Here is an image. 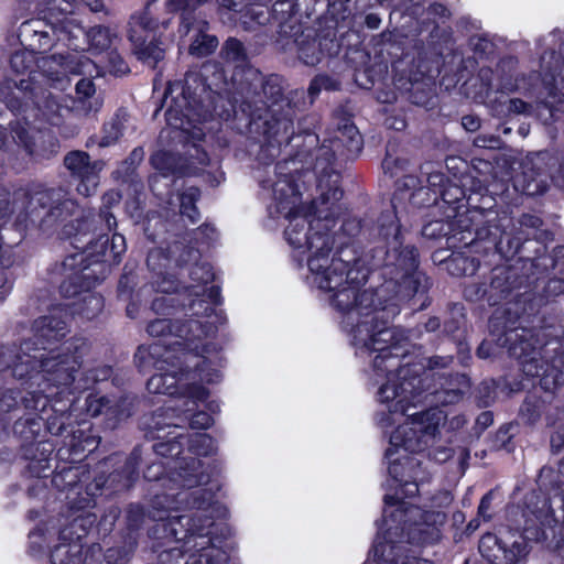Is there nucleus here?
Here are the masks:
<instances>
[{"instance_id": "obj_1", "label": "nucleus", "mask_w": 564, "mask_h": 564, "mask_svg": "<svg viewBox=\"0 0 564 564\" xmlns=\"http://www.w3.org/2000/svg\"><path fill=\"white\" fill-rule=\"evenodd\" d=\"M362 140L352 124L344 126L338 134L325 140L315 150L314 172L317 177L319 197L310 207L301 206V193L296 183L300 175V161L283 160L275 165L276 181L272 185L276 212L289 218L284 235L294 249L307 252V267L313 283L318 289L332 293V306L340 314L341 328L356 343H369V329L364 330L368 318H389L399 315L394 304L383 311H376V293L361 291L369 270L359 263L361 259L352 256L349 247H341L330 257L339 235L333 234L336 217L341 212L339 204L343 191L339 187L340 175L335 169V158L343 154L345 148L349 153L361 150Z\"/></svg>"}, {"instance_id": "obj_2", "label": "nucleus", "mask_w": 564, "mask_h": 564, "mask_svg": "<svg viewBox=\"0 0 564 564\" xmlns=\"http://www.w3.org/2000/svg\"><path fill=\"white\" fill-rule=\"evenodd\" d=\"M166 425L173 429L166 433V436L172 437L155 443L153 451L159 456L178 459L174 467L175 478L170 480L173 486L167 492L155 494L148 510L140 505H131L127 511L128 529L145 525L148 519L165 521L164 529H175L176 525L186 529H212L216 525L214 521H209L214 513H217V517H226L227 510L214 501L212 488L200 487L208 481V476L200 470V460L180 455L184 451V444L191 454L212 455L216 452L215 442L208 434L195 433L187 436L177 432L182 429L178 424Z\"/></svg>"}, {"instance_id": "obj_3", "label": "nucleus", "mask_w": 564, "mask_h": 564, "mask_svg": "<svg viewBox=\"0 0 564 564\" xmlns=\"http://www.w3.org/2000/svg\"><path fill=\"white\" fill-rule=\"evenodd\" d=\"M120 199L118 192H107L102 196V207L97 217L83 215L77 207L72 216L61 223L64 224L63 235L73 237V246L80 250L67 256L62 263L63 273L67 275V281L61 284V291L65 295H77L90 289L106 278L112 264L120 262L127 250L126 238L113 232L109 239L106 234L117 227L110 208L118 205Z\"/></svg>"}, {"instance_id": "obj_4", "label": "nucleus", "mask_w": 564, "mask_h": 564, "mask_svg": "<svg viewBox=\"0 0 564 564\" xmlns=\"http://www.w3.org/2000/svg\"><path fill=\"white\" fill-rule=\"evenodd\" d=\"M202 77L196 73H188L184 83L176 82L170 84L166 88L163 102L167 109L165 118L167 124L180 130L187 139L193 140V144L187 150L188 162L181 164L178 159L169 151H158L151 156V163L155 170L163 176L176 173L186 169L196 172L198 165H207L209 162L208 154L196 141H202L205 132L202 127L204 122L212 116L209 105L205 104L203 94L206 93V86L221 89L228 85L225 69L218 62L208 61L202 67Z\"/></svg>"}, {"instance_id": "obj_5", "label": "nucleus", "mask_w": 564, "mask_h": 564, "mask_svg": "<svg viewBox=\"0 0 564 564\" xmlns=\"http://www.w3.org/2000/svg\"><path fill=\"white\" fill-rule=\"evenodd\" d=\"M421 370L422 367H401L393 378H387L377 393L378 401L384 406L377 416L381 427L397 423V416L408 417L391 434L390 447L386 451V457L391 463L389 473L394 478H398L397 459H392V456L398 448L410 453L423 452L434 443L444 421L443 412L436 408L410 413V409L416 406V397L423 389L417 376Z\"/></svg>"}, {"instance_id": "obj_6", "label": "nucleus", "mask_w": 564, "mask_h": 564, "mask_svg": "<svg viewBox=\"0 0 564 564\" xmlns=\"http://www.w3.org/2000/svg\"><path fill=\"white\" fill-rule=\"evenodd\" d=\"M394 317L389 318H368V323L364 325V330L369 329V343L362 345L356 343L354 336H350L351 345H354L361 352H378L373 359V370L378 377L386 376L393 378L399 372L401 367H422L419 379L422 382L423 389L416 397V402H422V394L427 392L434 395L437 402L442 404H453L458 402L465 393L470 389V380L466 375H453L449 377L438 376V383L433 387L425 382L430 379L434 380L436 368H446L452 362L453 358L449 356H434L429 358L427 367L424 365L411 364L404 361L406 359L403 341L405 336L395 327H390L389 323Z\"/></svg>"}, {"instance_id": "obj_7", "label": "nucleus", "mask_w": 564, "mask_h": 564, "mask_svg": "<svg viewBox=\"0 0 564 564\" xmlns=\"http://www.w3.org/2000/svg\"><path fill=\"white\" fill-rule=\"evenodd\" d=\"M236 93L242 110L251 117V130L261 139L260 159L271 161L288 145L294 134L295 105L283 96L278 75L264 77L257 68H247Z\"/></svg>"}, {"instance_id": "obj_8", "label": "nucleus", "mask_w": 564, "mask_h": 564, "mask_svg": "<svg viewBox=\"0 0 564 564\" xmlns=\"http://www.w3.org/2000/svg\"><path fill=\"white\" fill-rule=\"evenodd\" d=\"M89 344L84 338H72L56 349L39 348L32 340L21 344L0 346V372L9 373L18 380L31 381V387L45 389L52 387L76 389L83 358L89 351Z\"/></svg>"}, {"instance_id": "obj_9", "label": "nucleus", "mask_w": 564, "mask_h": 564, "mask_svg": "<svg viewBox=\"0 0 564 564\" xmlns=\"http://www.w3.org/2000/svg\"><path fill=\"white\" fill-rule=\"evenodd\" d=\"M77 206L62 188L42 184H0V219H12L18 230L50 229L72 216Z\"/></svg>"}, {"instance_id": "obj_10", "label": "nucleus", "mask_w": 564, "mask_h": 564, "mask_svg": "<svg viewBox=\"0 0 564 564\" xmlns=\"http://www.w3.org/2000/svg\"><path fill=\"white\" fill-rule=\"evenodd\" d=\"M420 181L413 175H404L397 181V192L391 199V208L383 212L378 218L377 230L387 240L392 237L393 249L386 252V273L393 280L383 285L379 295L387 292L399 282L400 278L404 284L403 293L414 295L424 291L427 279L417 270V251L413 246L403 247L401 227L397 215L398 203L408 198L411 192L419 186Z\"/></svg>"}, {"instance_id": "obj_11", "label": "nucleus", "mask_w": 564, "mask_h": 564, "mask_svg": "<svg viewBox=\"0 0 564 564\" xmlns=\"http://www.w3.org/2000/svg\"><path fill=\"white\" fill-rule=\"evenodd\" d=\"M220 358L217 351L212 354L181 352L180 361L173 359L160 373L153 375L147 382L151 393L181 395L178 402L195 405L196 400H206L208 390L196 381L215 383L220 380Z\"/></svg>"}, {"instance_id": "obj_12", "label": "nucleus", "mask_w": 564, "mask_h": 564, "mask_svg": "<svg viewBox=\"0 0 564 564\" xmlns=\"http://www.w3.org/2000/svg\"><path fill=\"white\" fill-rule=\"evenodd\" d=\"M191 318L184 322L169 318H155L147 326L152 337H174L170 345L181 347L182 352H216V346L209 341L218 329L225 324L226 316L221 310H216L203 299L191 300L188 303Z\"/></svg>"}, {"instance_id": "obj_13", "label": "nucleus", "mask_w": 564, "mask_h": 564, "mask_svg": "<svg viewBox=\"0 0 564 564\" xmlns=\"http://www.w3.org/2000/svg\"><path fill=\"white\" fill-rule=\"evenodd\" d=\"M520 318L518 303L497 310L489 322L491 335L498 347L506 348L509 356L520 361L527 377H540L546 372L541 343L533 329L522 326Z\"/></svg>"}, {"instance_id": "obj_14", "label": "nucleus", "mask_w": 564, "mask_h": 564, "mask_svg": "<svg viewBox=\"0 0 564 564\" xmlns=\"http://www.w3.org/2000/svg\"><path fill=\"white\" fill-rule=\"evenodd\" d=\"M484 213L474 209L465 214H458L454 220H432L423 226L422 235L429 239H446V246L453 249L474 248L478 251V247L487 242L488 249H498L501 251L513 252L519 247V242H514L508 236L497 239L499 226L496 231L482 227Z\"/></svg>"}, {"instance_id": "obj_15", "label": "nucleus", "mask_w": 564, "mask_h": 564, "mask_svg": "<svg viewBox=\"0 0 564 564\" xmlns=\"http://www.w3.org/2000/svg\"><path fill=\"white\" fill-rule=\"evenodd\" d=\"M141 462V451L135 447L131 454L126 457L122 465L113 470L108 477L102 475L96 477L93 482L86 486V497L79 500L73 499V523L79 529H91L96 525L112 527L119 516L117 508H111L100 521L96 512L91 511L96 507L95 497L102 494V490L109 494H117L128 490L133 486L139 477L138 468Z\"/></svg>"}, {"instance_id": "obj_16", "label": "nucleus", "mask_w": 564, "mask_h": 564, "mask_svg": "<svg viewBox=\"0 0 564 564\" xmlns=\"http://www.w3.org/2000/svg\"><path fill=\"white\" fill-rule=\"evenodd\" d=\"M378 221L371 227L366 228L364 225H361V221L357 218H348L346 219L341 225V232L344 235H347L349 237H355L359 234L366 235L368 232V236L375 239H380L384 242V246L377 251L376 254L371 256V258H368V254L358 257L356 254V250L349 246L348 243L340 242V246L338 247L337 251L341 247H349L352 250V256L356 259H361V262L359 263L360 267H366L369 272L371 270L381 268L382 269V276L384 278V282L378 286L375 290L366 289L365 291H370L372 293H376V311H383L386 306L389 304H394L400 312V301L410 299L413 295H405L403 293V285L405 284L403 280L400 278L399 282L395 283V285L391 286L387 292L379 295L380 289L386 285L388 282L393 281L387 273H386V252L391 251L393 249V246L389 242H391L392 237L387 240L382 235H379L377 230Z\"/></svg>"}, {"instance_id": "obj_17", "label": "nucleus", "mask_w": 564, "mask_h": 564, "mask_svg": "<svg viewBox=\"0 0 564 564\" xmlns=\"http://www.w3.org/2000/svg\"><path fill=\"white\" fill-rule=\"evenodd\" d=\"M36 63V52L29 48L18 51L11 55V69L17 75H28V78L19 80L13 78L6 79L0 85V96L11 111L22 110V99L26 97L28 90L32 88V82L35 79Z\"/></svg>"}, {"instance_id": "obj_18", "label": "nucleus", "mask_w": 564, "mask_h": 564, "mask_svg": "<svg viewBox=\"0 0 564 564\" xmlns=\"http://www.w3.org/2000/svg\"><path fill=\"white\" fill-rule=\"evenodd\" d=\"M560 156L549 152H539L528 156L522 172L514 178V188L529 196L542 195L549 188L551 174L560 169Z\"/></svg>"}, {"instance_id": "obj_19", "label": "nucleus", "mask_w": 564, "mask_h": 564, "mask_svg": "<svg viewBox=\"0 0 564 564\" xmlns=\"http://www.w3.org/2000/svg\"><path fill=\"white\" fill-rule=\"evenodd\" d=\"M519 229L517 232L514 231V225L512 224V219L508 217L507 215L500 216V217H494V218H487L484 215V225L482 227L489 228L491 231H496V226H499L498 237L497 239L500 240L501 235L508 236L510 239L514 242H519V247L513 252H507L501 251L498 249H488L487 242H484V246L481 247V250L486 253L488 252H498L505 257H513L514 254L522 253V250L524 249V245L531 240V237L533 239H541L543 236V232L540 231V227L542 225V220L540 217L531 214H523L519 218Z\"/></svg>"}, {"instance_id": "obj_20", "label": "nucleus", "mask_w": 564, "mask_h": 564, "mask_svg": "<svg viewBox=\"0 0 564 564\" xmlns=\"http://www.w3.org/2000/svg\"><path fill=\"white\" fill-rule=\"evenodd\" d=\"M503 534L497 536L487 532L480 539L479 550L488 558L494 557L495 564H517L524 556L525 550L519 531H501Z\"/></svg>"}, {"instance_id": "obj_21", "label": "nucleus", "mask_w": 564, "mask_h": 564, "mask_svg": "<svg viewBox=\"0 0 564 564\" xmlns=\"http://www.w3.org/2000/svg\"><path fill=\"white\" fill-rule=\"evenodd\" d=\"M34 140V132L25 121H11L9 128L0 124V165L15 160L20 149L29 155L36 154Z\"/></svg>"}, {"instance_id": "obj_22", "label": "nucleus", "mask_w": 564, "mask_h": 564, "mask_svg": "<svg viewBox=\"0 0 564 564\" xmlns=\"http://www.w3.org/2000/svg\"><path fill=\"white\" fill-rule=\"evenodd\" d=\"M29 389L8 388L0 392V410L3 412L26 413L30 411H45L48 406L52 393L45 389H32L31 381Z\"/></svg>"}, {"instance_id": "obj_23", "label": "nucleus", "mask_w": 564, "mask_h": 564, "mask_svg": "<svg viewBox=\"0 0 564 564\" xmlns=\"http://www.w3.org/2000/svg\"><path fill=\"white\" fill-rule=\"evenodd\" d=\"M64 164L72 176L78 181L77 192L80 195L89 197L96 193L102 162H91L89 154L84 151H72L65 156Z\"/></svg>"}, {"instance_id": "obj_24", "label": "nucleus", "mask_w": 564, "mask_h": 564, "mask_svg": "<svg viewBox=\"0 0 564 564\" xmlns=\"http://www.w3.org/2000/svg\"><path fill=\"white\" fill-rule=\"evenodd\" d=\"M68 332V313L64 307L56 306L33 322V337L28 340L35 343L39 348L48 350L47 345L62 340Z\"/></svg>"}, {"instance_id": "obj_25", "label": "nucleus", "mask_w": 564, "mask_h": 564, "mask_svg": "<svg viewBox=\"0 0 564 564\" xmlns=\"http://www.w3.org/2000/svg\"><path fill=\"white\" fill-rule=\"evenodd\" d=\"M383 501L382 529H399L416 524L415 519L421 514L420 508L392 495H386Z\"/></svg>"}, {"instance_id": "obj_26", "label": "nucleus", "mask_w": 564, "mask_h": 564, "mask_svg": "<svg viewBox=\"0 0 564 564\" xmlns=\"http://www.w3.org/2000/svg\"><path fill=\"white\" fill-rule=\"evenodd\" d=\"M156 291L162 295L156 296L152 302V311L158 315H172L178 307L185 308V303L181 302L180 284L173 275L161 274L154 282Z\"/></svg>"}, {"instance_id": "obj_27", "label": "nucleus", "mask_w": 564, "mask_h": 564, "mask_svg": "<svg viewBox=\"0 0 564 564\" xmlns=\"http://www.w3.org/2000/svg\"><path fill=\"white\" fill-rule=\"evenodd\" d=\"M219 55L227 66L234 67L230 83L234 89L237 90L240 86V79H242L245 70L247 68H254L249 64L247 50L243 43L238 39L228 37L224 42Z\"/></svg>"}, {"instance_id": "obj_28", "label": "nucleus", "mask_w": 564, "mask_h": 564, "mask_svg": "<svg viewBox=\"0 0 564 564\" xmlns=\"http://www.w3.org/2000/svg\"><path fill=\"white\" fill-rule=\"evenodd\" d=\"M173 359L180 361V356L175 355L174 349L161 343L139 346L134 354V362L141 372H148L152 368L163 370Z\"/></svg>"}, {"instance_id": "obj_29", "label": "nucleus", "mask_w": 564, "mask_h": 564, "mask_svg": "<svg viewBox=\"0 0 564 564\" xmlns=\"http://www.w3.org/2000/svg\"><path fill=\"white\" fill-rule=\"evenodd\" d=\"M83 470L80 467H67L55 473L52 478L53 486L59 491L67 492L66 499L68 501V514L69 525L74 529H79L78 525L73 523V499L79 500L80 497H86V489L82 490V475Z\"/></svg>"}, {"instance_id": "obj_30", "label": "nucleus", "mask_w": 564, "mask_h": 564, "mask_svg": "<svg viewBox=\"0 0 564 564\" xmlns=\"http://www.w3.org/2000/svg\"><path fill=\"white\" fill-rule=\"evenodd\" d=\"M199 257V250L191 248L186 252V258L184 256H181L180 258V262L183 264L193 262V265L189 269V278L192 279L193 282H196L197 284L184 286V291L188 293V297H199L205 295V292L207 291L205 285L213 281L214 279V273L210 264L207 262H198Z\"/></svg>"}, {"instance_id": "obj_31", "label": "nucleus", "mask_w": 564, "mask_h": 564, "mask_svg": "<svg viewBox=\"0 0 564 564\" xmlns=\"http://www.w3.org/2000/svg\"><path fill=\"white\" fill-rule=\"evenodd\" d=\"M519 288V278L513 268H495L491 272L490 284L488 285V304H499L501 301L508 299L511 293Z\"/></svg>"}, {"instance_id": "obj_32", "label": "nucleus", "mask_w": 564, "mask_h": 564, "mask_svg": "<svg viewBox=\"0 0 564 564\" xmlns=\"http://www.w3.org/2000/svg\"><path fill=\"white\" fill-rule=\"evenodd\" d=\"M296 43L299 57L310 66L318 64L324 55H333L338 51V44L335 40L327 37L317 40L311 34H302Z\"/></svg>"}, {"instance_id": "obj_33", "label": "nucleus", "mask_w": 564, "mask_h": 564, "mask_svg": "<svg viewBox=\"0 0 564 564\" xmlns=\"http://www.w3.org/2000/svg\"><path fill=\"white\" fill-rule=\"evenodd\" d=\"M130 117L123 109H119L101 128L100 135L94 134L86 141V147L109 148L115 145L128 128Z\"/></svg>"}, {"instance_id": "obj_34", "label": "nucleus", "mask_w": 564, "mask_h": 564, "mask_svg": "<svg viewBox=\"0 0 564 564\" xmlns=\"http://www.w3.org/2000/svg\"><path fill=\"white\" fill-rule=\"evenodd\" d=\"M41 20L24 21L19 28L21 44L33 52L43 53L51 48L53 40Z\"/></svg>"}, {"instance_id": "obj_35", "label": "nucleus", "mask_w": 564, "mask_h": 564, "mask_svg": "<svg viewBox=\"0 0 564 564\" xmlns=\"http://www.w3.org/2000/svg\"><path fill=\"white\" fill-rule=\"evenodd\" d=\"M53 451L54 446L48 441L22 446V456L30 462L28 468L32 476L37 478L46 476L45 473L51 469V456Z\"/></svg>"}, {"instance_id": "obj_36", "label": "nucleus", "mask_w": 564, "mask_h": 564, "mask_svg": "<svg viewBox=\"0 0 564 564\" xmlns=\"http://www.w3.org/2000/svg\"><path fill=\"white\" fill-rule=\"evenodd\" d=\"M28 99H32L35 107L52 124H58L63 112H69L68 108L62 106L55 96L39 87L28 90L26 97L22 99V106L26 104Z\"/></svg>"}, {"instance_id": "obj_37", "label": "nucleus", "mask_w": 564, "mask_h": 564, "mask_svg": "<svg viewBox=\"0 0 564 564\" xmlns=\"http://www.w3.org/2000/svg\"><path fill=\"white\" fill-rule=\"evenodd\" d=\"M42 412L43 411H30L23 413L13 423V436L21 442V447L26 444L35 443V440L41 434L43 427Z\"/></svg>"}, {"instance_id": "obj_38", "label": "nucleus", "mask_w": 564, "mask_h": 564, "mask_svg": "<svg viewBox=\"0 0 564 564\" xmlns=\"http://www.w3.org/2000/svg\"><path fill=\"white\" fill-rule=\"evenodd\" d=\"M541 68L543 72V83L549 88L551 95L560 91L564 95V75L561 66V56L555 51L545 52L541 56Z\"/></svg>"}, {"instance_id": "obj_39", "label": "nucleus", "mask_w": 564, "mask_h": 564, "mask_svg": "<svg viewBox=\"0 0 564 564\" xmlns=\"http://www.w3.org/2000/svg\"><path fill=\"white\" fill-rule=\"evenodd\" d=\"M206 20H197L192 24L191 31H195L196 35L188 47V53L193 56L205 57L210 55L217 48L219 42L217 36L206 33L208 30Z\"/></svg>"}, {"instance_id": "obj_40", "label": "nucleus", "mask_w": 564, "mask_h": 564, "mask_svg": "<svg viewBox=\"0 0 564 564\" xmlns=\"http://www.w3.org/2000/svg\"><path fill=\"white\" fill-rule=\"evenodd\" d=\"M158 25L159 22L153 18L150 11V2H148L142 10L134 12L130 17L128 30L130 41L138 43V41L144 37L145 33L156 30Z\"/></svg>"}, {"instance_id": "obj_41", "label": "nucleus", "mask_w": 564, "mask_h": 564, "mask_svg": "<svg viewBox=\"0 0 564 564\" xmlns=\"http://www.w3.org/2000/svg\"><path fill=\"white\" fill-rule=\"evenodd\" d=\"M135 399L130 395L108 397L105 417L110 427H115L119 422L131 416L134 409Z\"/></svg>"}, {"instance_id": "obj_42", "label": "nucleus", "mask_w": 564, "mask_h": 564, "mask_svg": "<svg viewBox=\"0 0 564 564\" xmlns=\"http://www.w3.org/2000/svg\"><path fill=\"white\" fill-rule=\"evenodd\" d=\"M207 0H167L166 7L169 11H182L181 23L178 28V33L181 36H186L191 32L192 24H194L196 19L192 15L194 10L199 7L202 3Z\"/></svg>"}, {"instance_id": "obj_43", "label": "nucleus", "mask_w": 564, "mask_h": 564, "mask_svg": "<svg viewBox=\"0 0 564 564\" xmlns=\"http://www.w3.org/2000/svg\"><path fill=\"white\" fill-rule=\"evenodd\" d=\"M104 308V299L96 293L86 292L73 304L72 312L87 319L96 317Z\"/></svg>"}, {"instance_id": "obj_44", "label": "nucleus", "mask_w": 564, "mask_h": 564, "mask_svg": "<svg viewBox=\"0 0 564 564\" xmlns=\"http://www.w3.org/2000/svg\"><path fill=\"white\" fill-rule=\"evenodd\" d=\"M198 401L199 400L195 401V405H192V404L186 405L184 403H180L175 408L173 406L170 409L173 411L177 410L180 412L178 415H184V417L189 421V426L192 429L206 430L213 425L214 419L210 414H208L205 411H199V412L193 413V411L197 406Z\"/></svg>"}, {"instance_id": "obj_45", "label": "nucleus", "mask_w": 564, "mask_h": 564, "mask_svg": "<svg viewBox=\"0 0 564 564\" xmlns=\"http://www.w3.org/2000/svg\"><path fill=\"white\" fill-rule=\"evenodd\" d=\"M82 551L83 547L77 542L61 544L53 550L50 564H84Z\"/></svg>"}, {"instance_id": "obj_46", "label": "nucleus", "mask_w": 564, "mask_h": 564, "mask_svg": "<svg viewBox=\"0 0 564 564\" xmlns=\"http://www.w3.org/2000/svg\"><path fill=\"white\" fill-rule=\"evenodd\" d=\"M200 197V192L197 187L191 186L180 195V213L183 217L188 218L191 224H196L199 219V212L196 207V202Z\"/></svg>"}, {"instance_id": "obj_47", "label": "nucleus", "mask_w": 564, "mask_h": 564, "mask_svg": "<svg viewBox=\"0 0 564 564\" xmlns=\"http://www.w3.org/2000/svg\"><path fill=\"white\" fill-rule=\"evenodd\" d=\"M133 45L138 58L151 67H155L164 57V50L155 42L145 43L144 37Z\"/></svg>"}, {"instance_id": "obj_48", "label": "nucleus", "mask_w": 564, "mask_h": 564, "mask_svg": "<svg viewBox=\"0 0 564 564\" xmlns=\"http://www.w3.org/2000/svg\"><path fill=\"white\" fill-rule=\"evenodd\" d=\"M87 37L91 47L101 52L110 48L117 36L109 28L97 25L87 32Z\"/></svg>"}, {"instance_id": "obj_49", "label": "nucleus", "mask_w": 564, "mask_h": 564, "mask_svg": "<svg viewBox=\"0 0 564 564\" xmlns=\"http://www.w3.org/2000/svg\"><path fill=\"white\" fill-rule=\"evenodd\" d=\"M480 262L476 258H470L464 254H455L447 260V268L453 274L473 275L476 273Z\"/></svg>"}, {"instance_id": "obj_50", "label": "nucleus", "mask_w": 564, "mask_h": 564, "mask_svg": "<svg viewBox=\"0 0 564 564\" xmlns=\"http://www.w3.org/2000/svg\"><path fill=\"white\" fill-rule=\"evenodd\" d=\"M497 495L495 489L489 490L480 500L477 511V518L471 520L466 529H477L481 525L480 519L484 523L489 522L494 518L492 501Z\"/></svg>"}, {"instance_id": "obj_51", "label": "nucleus", "mask_w": 564, "mask_h": 564, "mask_svg": "<svg viewBox=\"0 0 564 564\" xmlns=\"http://www.w3.org/2000/svg\"><path fill=\"white\" fill-rule=\"evenodd\" d=\"M111 373L112 369L109 366H100L95 369H89L78 379L76 389L80 391L86 390L94 383L107 380Z\"/></svg>"}, {"instance_id": "obj_52", "label": "nucleus", "mask_w": 564, "mask_h": 564, "mask_svg": "<svg viewBox=\"0 0 564 564\" xmlns=\"http://www.w3.org/2000/svg\"><path fill=\"white\" fill-rule=\"evenodd\" d=\"M409 203L414 207H423L437 203L438 197L426 186L420 185L408 196Z\"/></svg>"}, {"instance_id": "obj_53", "label": "nucleus", "mask_w": 564, "mask_h": 564, "mask_svg": "<svg viewBox=\"0 0 564 564\" xmlns=\"http://www.w3.org/2000/svg\"><path fill=\"white\" fill-rule=\"evenodd\" d=\"M66 68L73 74L91 76L97 66L88 57L80 55L72 57L67 62Z\"/></svg>"}, {"instance_id": "obj_54", "label": "nucleus", "mask_w": 564, "mask_h": 564, "mask_svg": "<svg viewBox=\"0 0 564 564\" xmlns=\"http://www.w3.org/2000/svg\"><path fill=\"white\" fill-rule=\"evenodd\" d=\"M169 262L167 256L164 253L162 249H153L149 252L147 258L148 267L156 273V275H161L163 269L166 268Z\"/></svg>"}, {"instance_id": "obj_55", "label": "nucleus", "mask_w": 564, "mask_h": 564, "mask_svg": "<svg viewBox=\"0 0 564 564\" xmlns=\"http://www.w3.org/2000/svg\"><path fill=\"white\" fill-rule=\"evenodd\" d=\"M108 397L90 394L86 399V411L90 416L105 415L107 410Z\"/></svg>"}, {"instance_id": "obj_56", "label": "nucleus", "mask_w": 564, "mask_h": 564, "mask_svg": "<svg viewBox=\"0 0 564 564\" xmlns=\"http://www.w3.org/2000/svg\"><path fill=\"white\" fill-rule=\"evenodd\" d=\"M297 10L296 0H274L272 11L275 15H280L281 20H286L295 14Z\"/></svg>"}, {"instance_id": "obj_57", "label": "nucleus", "mask_w": 564, "mask_h": 564, "mask_svg": "<svg viewBox=\"0 0 564 564\" xmlns=\"http://www.w3.org/2000/svg\"><path fill=\"white\" fill-rule=\"evenodd\" d=\"M464 196L465 192L460 186L448 184L443 191H441L438 198H442V200L446 204H455L459 203Z\"/></svg>"}, {"instance_id": "obj_58", "label": "nucleus", "mask_w": 564, "mask_h": 564, "mask_svg": "<svg viewBox=\"0 0 564 564\" xmlns=\"http://www.w3.org/2000/svg\"><path fill=\"white\" fill-rule=\"evenodd\" d=\"M495 401V389L489 382H481L478 387L477 403L480 408H488Z\"/></svg>"}, {"instance_id": "obj_59", "label": "nucleus", "mask_w": 564, "mask_h": 564, "mask_svg": "<svg viewBox=\"0 0 564 564\" xmlns=\"http://www.w3.org/2000/svg\"><path fill=\"white\" fill-rule=\"evenodd\" d=\"M426 187L435 195H440L449 183L446 176L441 172H431L427 174Z\"/></svg>"}, {"instance_id": "obj_60", "label": "nucleus", "mask_w": 564, "mask_h": 564, "mask_svg": "<svg viewBox=\"0 0 564 564\" xmlns=\"http://www.w3.org/2000/svg\"><path fill=\"white\" fill-rule=\"evenodd\" d=\"M195 243L198 246L209 245L216 237V229L207 224L199 226L193 231Z\"/></svg>"}, {"instance_id": "obj_61", "label": "nucleus", "mask_w": 564, "mask_h": 564, "mask_svg": "<svg viewBox=\"0 0 564 564\" xmlns=\"http://www.w3.org/2000/svg\"><path fill=\"white\" fill-rule=\"evenodd\" d=\"M0 265V303H3L12 291V281L9 279L8 271L4 268L10 265L9 261H1Z\"/></svg>"}, {"instance_id": "obj_62", "label": "nucleus", "mask_w": 564, "mask_h": 564, "mask_svg": "<svg viewBox=\"0 0 564 564\" xmlns=\"http://www.w3.org/2000/svg\"><path fill=\"white\" fill-rule=\"evenodd\" d=\"M69 419L65 412L59 415L51 416L47 419L46 427L47 431L53 435H62L66 430V420Z\"/></svg>"}, {"instance_id": "obj_63", "label": "nucleus", "mask_w": 564, "mask_h": 564, "mask_svg": "<svg viewBox=\"0 0 564 564\" xmlns=\"http://www.w3.org/2000/svg\"><path fill=\"white\" fill-rule=\"evenodd\" d=\"M464 296L469 301L486 300L488 302V286L473 283L465 288Z\"/></svg>"}, {"instance_id": "obj_64", "label": "nucleus", "mask_w": 564, "mask_h": 564, "mask_svg": "<svg viewBox=\"0 0 564 564\" xmlns=\"http://www.w3.org/2000/svg\"><path fill=\"white\" fill-rule=\"evenodd\" d=\"M417 518L422 519L423 523L427 527H442L445 523L446 516L441 511H422L417 514Z\"/></svg>"}]
</instances>
